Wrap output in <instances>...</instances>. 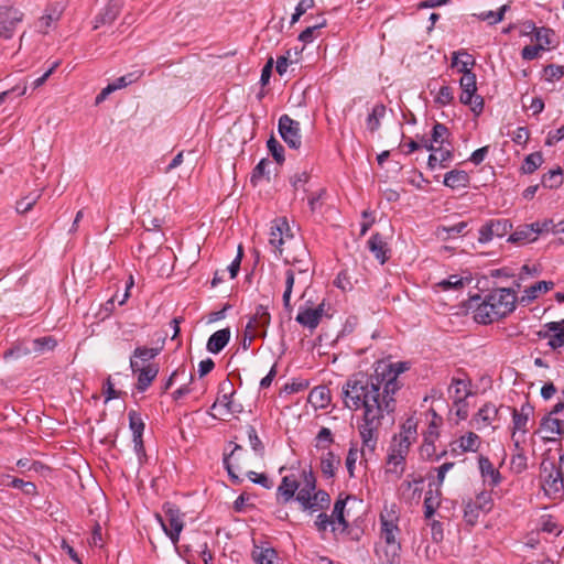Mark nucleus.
<instances>
[{"label": "nucleus", "instance_id": "nucleus-42", "mask_svg": "<svg viewBox=\"0 0 564 564\" xmlns=\"http://www.w3.org/2000/svg\"><path fill=\"white\" fill-rule=\"evenodd\" d=\"M252 558L257 564H279L276 552L271 547L256 546L252 551Z\"/></svg>", "mask_w": 564, "mask_h": 564}, {"label": "nucleus", "instance_id": "nucleus-16", "mask_svg": "<svg viewBox=\"0 0 564 564\" xmlns=\"http://www.w3.org/2000/svg\"><path fill=\"white\" fill-rule=\"evenodd\" d=\"M532 413H533V408L528 402L523 403L519 410L518 409L511 410L512 425H513L511 438L517 448L520 447V443H521V441L517 436V433L520 432L521 434L524 435L528 432L527 426H528V423H529V420H530V416L532 415Z\"/></svg>", "mask_w": 564, "mask_h": 564}, {"label": "nucleus", "instance_id": "nucleus-22", "mask_svg": "<svg viewBox=\"0 0 564 564\" xmlns=\"http://www.w3.org/2000/svg\"><path fill=\"white\" fill-rule=\"evenodd\" d=\"M478 467L485 484H488V486L494 488L501 482L502 476L500 471L494 466L488 457L480 455L478 457Z\"/></svg>", "mask_w": 564, "mask_h": 564}, {"label": "nucleus", "instance_id": "nucleus-10", "mask_svg": "<svg viewBox=\"0 0 564 564\" xmlns=\"http://www.w3.org/2000/svg\"><path fill=\"white\" fill-rule=\"evenodd\" d=\"M399 517L394 510H386L380 514V534L377 543L401 544L400 529L398 525Z\"/></svg>", "mask_w": 564, "mask_h": 564}, {"label": "nucleus", "instance_id": "nucleus-4", "mask_svg": "<svg viewBox=\"0 0 564 564\" xmlns=\"http://www.w3.org/2000/svg\"><path fill=\"white\" fill-rule=\"evenodd\" d=\"M517 294L513 289L492 290L474 310V318L479 324H490L507 316L516 308Z\"/></svg>", "mask_w": 564, "mask_h": 564}, {"label": "nucleus", "instance_id": "nucleus-41", "mask_svg": "<svg viewBox=\"0 0 564 564\" xmlns=\"http://www.w3.org/2000/svg\"><path fill=\"white\" fill-rule=\"evenodd\" d=\"M457 443L462 452L476 453L481 445V438L474 432H467L457 440Z\"/></svg>", "mask_w": 564, "mask_h": 564}, {"label": "nucleus", "instance_id": "nucleus-28", "mask_svg": "<svg viewBox=\"0 0 564 564\" xmlns=\"http://www.w3.org/2000/svg\"><path fill=\"white\" fill-rule=\"evenodd\" d=\"M137 78L138 77L133 73L116 78L112 83L108 84L105 88H102V90L97 95L95 100L96 105H99L102 101H105L111 93L132 84L137 80Z\"/></svg>", "mask_w": 564, "mask_h": 564}, {"label": "nucleus", "instance_id": "nucleus-51", "mask_svg": "<svg viewBox=\"0 0 564 564\" xmlns=\"http://www.w3.org/2000/svg\"><path fill=\"white\" fill-rule=\"evenodd\" d=\"M509 4L501 6L497 11H484L478 14L481 21H488L490 24L499 23L503 20L505 13L509 10Z\"/></svg>", "mask_w": 564, "mask_h": 564}, {"label": "nucleus", "instance_id": "nucleus-8", "mask_svg": "<svg viewBox=\"0 0 564 564\" xmlns=\"http://www.w3.org/2000/svg\"><path fill=\"white\" fill-rule=\"evenodd\" d=\"M562 404L554 405L553 410L542 417L536 433L541 434L543 442H555L564 435V420L556 417L563 411Z\"/></svg>", "mask_w": 564, "mask_h": 564}, {"label": "nucleus", "instance_id": "nucleus-63", "mask_svg": "<svg viewBox=\"0 0 564 564\" xmlns=\"http://www.w3.org/2000/svg\"><path fill=\"white\" fill-rule=\"evenodd\" d=\"M234 391L229 392V393H224L221 397H219L217 399V401L214 403L213 408H216V406H224L226 409V412L227 413H235L237 412V409L234 406V402H232V397H234Z\"/></svg>", "mask_w": 564, "mask_h": 564}, {"label": "nucleus", "instance_id": "nucleus-26", "mask_svg": "<svg viewBox=\"0 0 564 564\" xmlns=\"http://www.w3.org/2000/svg\"><path fill=\"white\" fill-rule=\"evenodd\" d=\"M543 231V228L539 223L527 225L512 232L508 241L513 243H527L536 240L538 235Z\"/></svg>", "mask_w": 564, "mask_h": 564}, {"label": "nucleus", "instance_id": "nucleus-14", "mask_svg": "<svg viewBox=\"0 0 564 564\" xmlns=\"http://www.w3.org/2000/svg\"><path fill=\"white\" fill-rule=\"evenodd\" d=\"M316 491V478L312 469H303L301 473L300 488L297 489L295 499L303 510L312 507L311 500Z\"/></svg>", "mask_w": 564, "mask_h": 564}, {"label": "nucleus", "instance_id": "nucleus-46", "mask_svg": "<svg viewBox=\"0 0 564 564\" xmlns=\"http://www.w3.org/2000/svg\"><path fill=\"white\" fill-rule=\"evenodd\" d=\"M542 185L547 188H557L563 183V172L561 167L550 170L542 176Z\"/></svg>", "mask_w": 564, "mask_h": 564}, {"label": "nucleus", "instance_id": "nucleus-44", "mask_svg": "<svg viewBox=\"0 0 564 564\" xmlns=\"http://www.w3.org/2000/svg\"><path fill=\"white\" fill-rule=\"evenodd\" d=\"M543 163V155L541 152H534L525 156L521 171L524 174H532L535 172Z\"/></svg>", "mask_w": 564, "mask_h": 564}, {"label": "nucleus", "instance_id": "nucleus-33", "mask_svg": "<svg viewBox=\"0 0 564 564\" xmlns=\"http://www.w3.org/2000/svg\"><path fill=\"white\" fill-rule=\"evenodd\" d=\"M120 11L121 2L119 0H110L102 9V11L97 15L95 29H97L99 24L112 23L119 15Z\"/></svg>", "mask_w": 564, "mask_h": 564}, {"label": "nucleus", "instance_id": "nucleus-13", "mask_svg": "<svg viewBox=\"0 0 564 564\" xmlns=\"http://www.w3.org/2000/svg\"><path fill=\"white\" fill-rule=\"evenodd\" d=\"M270 322L271 315L268 308L263 305L257 306L253 316L246 325V336L249 337V341H252L256 337H264Z\"/></svg>", "mask_w": 564, "mask_h": 564}, {"label": "nucleus", "instance_id": "nucleus-9", "mask_svg": "<svg viewBox=\"0 0 564 564\" xmlns=\"http://www.w3.org/2000/svg\"><path fill=\"white\" fill-rule=\"evenodd\" d=\"M291 267L285 271V290L282 295L285 311L291 312V295L295 283L300 284L303 279L308 276V268L303 267V262H288Z\"/></svg>", "mask_w": 564, "mask_h": 564}, {"label": "nucleus", "instance_id": "nucleus-54", "mask_svg": "<svg viewBox=\"0 0 564 564\" xmlns=\"http://www.w3.org/2000/svg\"><path fill=\"white\" fill-rule=\"evenodd\" d=\"M345 506H346L345 499L336 500V502L334 505L333 513L330 516L332 520H335V524L337 523L338 525H341L343 530H345L348 527V523L344 517Z\"/></svg>", "mask_w": 564, "mask_h": 564}, {"label": "nucleus", "instance_id": "nucleus-6", "mask_svg": "<svg viewBox=\"0 0 564 564\" xmlns=\"http://www.w3.org/2000/svg\"><path fill=\"white\" fill-rule=\"evenodd\" d=\"M164 516L159 513L155 514L158 522L160 523L164 533L169 536L171 542L174 545H177L180 542L181 532L184 529V513L180 510L178 507L171 502H165L163 505Z\"/></svg>", "mask_w": 564, "mask_h": 564}, {"label": "nucleus", "instance_id": "nucleus-27", "mask_svg": "<svg viewBox=\"0 0 564 564\" xmlns=\"http://www.w3.org/2000/svg\"><path fill=\"white\" fill-rule=\"evenodd\" d=\"M62 10L57 7L46 8L44 14L36 21L35 28L37 32L47 34L59 21Z\"/></svg>", "mask_w": 564, "mask_h": 564}, {"label": "nucleus", "instance_id": "nucleus-31", "mask_svg": "<svg viewBox=\"0 0 564 564\" xmlns=\"http://www.w3.org/2000/svg\"><path fill=\"white\" fill-rule=\"evenodd\" d=\"M469 175L463 170H452L444 175V185L452 189L466 188L469 185Z\"/></svg>", "mask_w": 564, "mask_h": 564}, {"label": "nucleus", "instance_id": "nucleus-59", "mask_svg": "<svg viewBox=\"0 0 564 564\" xmlns=\"http://www.w3.org/2000/svg\"><path fill=\"white\" fill-rule=\"evenodd\" d=\"M448 135V129L445 124L436 122L432 130V141L438 145H443Z\"/></svg>", "mask_w": 564, "mask_h": 564}, {"label": "nucleus", "instance_id": "nucleus-39", "mask_svg": "<svg viewBox=\"0 0 564 564\" xmlns=\"http://www.w3.org/2000/svg\"><path fill=\"white\" fill-rule=\"evenodd\" d=\"M471 282L469 275L462 276L458 274H452L447 279H444L437 283V286L443 291H459Z\"/></svg>", "mask_w": 564, "mask_h": 564}, {"label": "nucleus", "instance_id": "nucleus-1", "mask_svg": "<svg viewBox=\"0 0 564 564\" xmlns=\"http://www.w3.org/2000/svg\"><path fill=\"white\" fill-rule=\"evenodd\" d=\"M409 369L408 362L376 364L375 371L368 376L356 373L341 387L345 408L351 411L364 410L362 422L358 426L362 442L361 455L373 453L377 448L379 432L386 414L394 411V395L401 388L399 376Z\"/></svg>", "mask_w": 564, "mask_h": 564}, {"label": "nucleus", "instance_id": "nucleus-17", "mask_svg": "<svg viewBox=\"0 0 564 564\" xmlns=\"http://www.w3.org/2000/svg\"><path fill=\"white\" fill-rule=\"evenodd\" d=\"M499 408L492 403L487 402L475 413V415L470 420V425L476 430L480 431L488 426H491L494 430L496 426L494 423L498 420Z\"/></svg>", "mask_w": 564, "mask_h": 564}, {"label": "nucleus", "instance_id": "nucleus-29", "mask_svg": "<svg viewBox=\"0 0 564 564\" xmlns=\"http://www.w3.org/2000/svg\"><path fill=\"white\" fill-rule=\"evenodd\" d=\"M367 246L370 252L381 264L387 262V260L389 259V248L382 235H380L379 232L373 234L369 238Z\"/></svg>", "mask_w": 564, "mask_h": 564}, {"label": "nucleus", "instance_id": "nucleus-21", "mask_svg": "<svg viewBox=\"0 0 564 564\" xmlns=\"http://www.w3.org/2000/svg\"><path fill=\"white\" fill-rule=\"evenodd\" d=\"M426 416L430 417L429 427L423 434L424 442L421 446V451L430 455V449H433L434 442L440 435L438 430L443 423V419L433 409L426 413Z\"/></svg>", "mask_w": 564, "mask_h": 564}, {"label": "nucleus", "instance_id": "nucleus-55", "mask_svg": "<svg viewBox=\"0 0 564 564\" xmlns=\"http://www.w3.org/2000/svg\"><path fill=\"white\" fill-rule=\"evenodd\" d=\"M330 501L329 495L324 490H316L312 497L311 505L312 507L308 509L311 511H317L324 509L328 506Z\"/></svg>", "mask_w": 564, "mask_h": 564}, {"label": "nucleus", "instance_id": "nucleus-23", "mask_svg": "<svg viewBox=\"0 0 564 564\" xmlns=\"http://www.w3.org/2000/svg\"><path fill=\"white\" fill-rule=\"evenodd\" d=\"M128 415L129 426L133 435L134 451L138 454V456L144 455V445L142 441L144 422L141 415L135 411H130Z\"/></svg>", "mask_w": 564, "mask_h": 564}, {"label": "nucleus", "instance_id": "nucleus-48", "mask_svg": "<svg viewBox=\"0 0 564 564\" xmlns=\"http://www.w3.org/2000/svg\"><path fill=\"white\" fill-rule=\"evenodd\" d=\"M40 197H41L40 192H33V193H30L26 196L22 197L21 199H19L17 202V205H15L17 213L25 214V213L30 212L33 208V206L36 204V202L39 200Z\"/></svg>", "mask_w": 564, "mask_h": 564}, {"label": "nucleus", "instance_id": "nucleus-64", "mask_svg": "<svg viewBox=\"0 0 564 564\" xmlns=\"http://www.w3.org/2000/svg\"><path fill=\"white\" fill-rule=\"evenodd\" d=\"M247 432H248V437H249L251 448L257 454L262 455L263 451H264V446H263L261 440L259 438L256 429L253 426H249Z\"/></svg>", "mask_w": 564, "mask_h": 564}, {"label": "nucleus", "instance_id": "nucleus-56", "mask_svg": "<svg viewBox=\"0 0 564 564\" xmlns=\"http://www.w3.org/2000/svg\"><path fill=\"white\" fill-rule=\"evenodd\" d=\"M470 501L477 503L478 508L485 510V512H489L494 506L491 492L487 490L480 491L476 498Z\"/></svg>", "mask_w": 564, "mask_h": 564}, {"label": "nucleus", "instance_id": "nucleus-62", "mask_svg": "<svg viewBox=\"0 0 564 564\" xmlns=\"http://www.w3.org/2000/svg\"><path fill=\"white\" fill-rule=\"evenodd\" d=\"M326 25V20L323 19L318 24L306 28L299 35V40L303 43H311L315 39V33L318 29L324 28Z\"/></svg>", "mask_w": 564, "mask_h": 564}, {"label": "nucleus", "instance_id": "nucleus-53", "mask_svg": "<svg viewBox=\"0 0 564 564\" xmlns=\"http://www.w3.org/2000/svg\"><path fill=\"white\" fill-rule=\"evenodd\" d=\"M438 506H440L438 494H436L434 496L432 490L426 492V496L424 499V516H425V518L431 519L434 516Z\"/></svg>", "mask_w": 564, "mask_h": 564}, {"label": "nucleus", "instance_id": "nucleus-25", "mask_svg": "<svg viewBox=\"0 0 564 564\" xmlns=\"http://www.w3.org/2000/svg\"><path fill=\"white\" fill-rule=\"evenodd\" d=\"M245 453L243 448L239 444H235L234 448L228 455L224 457V466L228 471V475L234 484H239L241 479L235 473V469L240 470L241 455Z\"/></svg>", "mask_w": 564, "mask_h": 564}, {"label": "nucleus", "instance_id": "nucleus-36", "mask_svg": "<svg viewBox=\"0 0 564 564\" xmlns=\"http://www.w3.org/2000/svg\"><path fill=\"white\" fill-rule=\"evenodd\" d=\"M308 402L315 409H325L330 402V391L326 386L313 388L308 394Z\"/></svg>", "mask_w": 564, "mask_h": 564}, {"label": "nucleus", "instance_id": "nucleus-30", "mask_svg": "<svg viewBox=\"0 0 564 564\" xmlns=\"http://www.w3.org/2000/svg\"><path fill=\"white\" fill-rule=\"evenodd\" d=\"M300 488V480L294 475L284 476L278 487V495L282 497L283 502L292 500Z\"/></svg>", "mask_w": 564, "mask_h": 564}, {"label": "nucleus", "instance_id": "nucleus-61", "mask_svg": "<svg viewBox=\"0 0 564 564\" xmlns=\"http://www.w3.org/2000/svg\"><path fill=\"white\" fill-rule=\"evenodd\" d=\"M454 100L453 89L449 86H442L435 96L434 101L440 106H447Z\"/></svg>", "mask_w": 564, "mask_h": 564}, {"label": "nucleus", "instance_id": "nucleus-45", "mask_svg": "<svg viewBox=\"0 0 564 564\" xmlns=\"http://www.w3.org/2000/svg\"><path fill=\"white\" fill-rule=\"evenodd\" d=\"M300 53L301 52L295 51L294 54H292L291 51H288L284 55L278 57L275 69L280 76L286 73L289 65L299 62Z\"/></svg>", "mask_w": 564, "mask_h": 564}, {"label": "nucleus", "instance_id": "nucleus-15", "mask_svg": "<svg viewBox=\"0 0 564 564\" xmlns=\"http://www.w3.org/2000/svg\"><path fill=\"white\" fill-rule=\"evenodd\" d=\"M512 229V224L507 219H490L479 229L478 241L488 243L495 238L505 237Z\"/></svg>", "mask_w": 564, "mask_h": 564}, {"label": "nucleus", "instance_id": "nucleus-3", "mask_svg": "<svg viewBox=\"0 0 564 564\" xmlns=\"http://www.w3.org/2000/svg\"><path fill=\"white\" fill-rule=\"evenodd\" d=\"M269 243L284 262H304L308 254L302 239L294 236L285 217L275 218L271 223Z\"/></svg>", "mask_w": 564, "mask_h": 564}, {"label": "nucleus", "instance_id": "nucleus-5", "mask_svg": "<svg viewBox=\"0 0 564 564\" xmlns=\"http://www.w3.org/2000/svg\"><path fill=\"white\" fill-rule=\"evenodd\" d=\"M539 480L541 489L550 499H562L564 496V454L557 462L544 458L540 464Z\"/></svg>", "mask_w": 564, "mask_h": 564}, {"label": "nucleus", "instance_id": "nucleus-37", "mask_svg": "<svg viewBox=\"0 0 564 564\" xmlns=\"http://www.w3.org/2000/svg\"><path fill=\"white\" fill-rule=\"evenodd\" d=\"M339 465V456L330 451L324 453L321 457V471L326 478H333Z\"/></svg>", "mask_w": 564, "mask_h": 564}, {"label": "nucleus", "instance_id": "nucleus-20", "mask_svg": "<svg viewBox=\"0 0 564 564\" xmlns=\"http://www.w3.org/2000/svg\"><path fill=\"white\" fill-rule=\"evenodd\" d=\"M538 337L547 339V345L552 349H558L564 346V319L560 322H550L538 332Z\"/></svg>", "mask_w": 564, "mask_h": 564}, {"label": "nucleus", "instance_id": "nucleus-57", "mask_svg": "<svg viewBox=\"0 0 564 564\" xmlns=\"http://www.w3.org/2000/svg\"><path fill=\"white\" fill-rule=\"evenodd\" d=\"M161 351V348H148V347H137L133 351L132 358H138L141 361H150L154 359Z\"/></svg>", "mask_w": 564, "mask_h": 564}, {"label": "nucleus", "instance_id": "nucleus-24", "mask_svg": "<svg viewBox=\"0 0 564 564\" xmlns=\"http://www.w3.org/2000/svg\"><path fill=\"white\" fill-rule=\"evenodd\" d=\"M401 544L376 543L375 553L382 564H400Z\"/></svg>", "mask_w": 564, "mask_h": 564}, {"label": "nucleus", "instance_id": "nucleus-19", "mask_svg": "<svg viewBox=\"0 0 564 564\" xmlns=\"http://www.w3.org/2000/svg\"><path fill=\"white\" fill-rule=\"evenodd\" d=\"M130 368L133 373L138 375L137 389L140 392H144L159 373V366L156 364H148L140 367L139 362L134 359H130Z\"/></svg>", "mask_w": 564, "mask_h": 564}, {"label": "nucleus", "instance_id": "nucleus-50", "mask_svg": "<svg viewBox=\"0 0 564 564\" xmlns=\"http://www.w3.org/2000/svg\"><path fill=\"white\" fill-rule=\"evenodd\" d=\"M334 442V435L328 427H322L315 436V447L317 449H327Z\"/></svg>", "mask_w": 564, "mask_h": 564}, {"label": "nucleus", "instance_id": "nucleus-58", "mask_svg": "<svg viewBox=\"0 0 564 564\" xmlns=\"http://www.w3.org/2000/svg\"><path fill=\"white\" fill-rule=\"evenodd\" d=\"M358 458H359L358 448L355 445L350 446V448L348 449L347 456H346V460H345V465H346V468H347V471H348V475L350 478L355 477V468H356V463H357Z\"/></svg>", "mask_w": 564, "mask_h": 564}, {"label": "nucleus", "instance_id": "nucleus-2", "mask_svg": "<svg viewBox=\"0 0 564 564\" xmlns=\"http://www.w3.org/2000/svg\"><path fill=\"white\" fill-rule=\"evenodd\" d=\"M417 440V421L410 416L401 425L389 444L386 457V474L400 478L405 470L406 457Z\"/></svg>", "mask_w": 564, "mask_h": 564}, {"label": "nucleus", "instance_id": "nucleus-47", "mask_svg": "<svg viewBox=\"0 0 564 564\" xmlns=\"http://www.w3.org/2000/svg\"><path fill=\"white\" fill-rule=\"evenodd\" d=\"M56 346V340L51 336L40 337L32 340V348L30 352L43 354L44 351L53 350Z\"/></svg>", "mask_w": 564, "mask_h": 564}, {"label": "nucleus", "instance_id": "nucleus-52", "mask_svg": "<svg viewBox=\"0 0 564 564\" xmlns=\"http://www.w3.org/2000/svg\"><path fill=\"white\" fill-rule=\"evenodd\" d=\"M539 530L549 534L558 535L561 529L552 516H542L539 522Z\"/></svg>", "mask_w": 564, "mask_h": 564}, {"label": "nucleus", "instance_id": "nucleus-38", "mask_svg": "<svg viewBox=\"0 0 564 564\" xmlns=\"http://www.w3.org/2000/svg\"><path fill=\"white\" fill-rule=\"evenodd\" d=\"M554 288L552 281H539L523 291L521 302L530 303L534 301L540 293H546Z\"/></svg>", "mask_w": 564, "mask_h": 564}, {"label": "nucleus", "instance_id": "nucleus-12", "mask_svg": "<svg viewBox=\"0 0 564 564\" xmlns=\"http://www.w3.org/2000/svg\"><path fill=\"white\" fill-rule=\"evenodd\" d=\"M279 133L283 141L291 149H300L302 144L300 122L292 119L289 115H282L279 118Z\"/></svg>", "mask_w": 564, "mask_h": 564}, {"label": "nucleus", "instance_id": "nucleus-34", "mask_svg": "<svg viewBox=\"0 0 564 564\" xmlns=\"http://www.w3.org/2000/svg\"><path fill=\"white\" fill-rule=\"evenodd\" d=\"M449 397L453 401L466 400L471 395L470 381L460 378H454L448 388Z\"/></svg>", "mask_w": 564, "mask_h": 564}, {"label": "nucleus", "instance_id": "nucleus-11", "mask_svg": "<svg viewBox=\"0 0 564 564\" xmlns=\"http://www.w3.org/2000/svg\"><path fill=\"white\" fill-rule=\"evenodd\" d=\"M24 13L13 6H0V40H10Z\"/></svg>", "mask_w": 564, "mask_h": 564}, {"label": "nucleus", "instance_id": "nucleus-18", "mask_svg": "<svg viewBox=\"0 0 564 564\" xmlns=\"http://www.w3.org/2000/svg\"><path fill=\"white\" fill-rule=\"evenodd\" d=\"M324 308V301H322L316 307H300L295 321L312 333L319 325L325 313Z\"/></svg>", "mask_w": 564, "mask_h": 564}, {"label": "nucleus", "instance_id": "nucleus-60", "mask_svg": "<svg viewBox=\"0 0 564 564\" xmlns=\"http://www.w3.org/2000/svg\"><path fill=\"white\" fill-rule=\"evenodd\" d=\"M267 147L278 163L284 161V149L276 139L271 137L267 142Z\"/></svg>", "mask_w": 564, "mask_h": 564}, {"label": "nucleus", "instance_id": "nucleus-49", "mask_svg": "<svg viewBox=\"0 0 564 564\" xmlns=\"http://www.w3.org/2000/svg\"><path fill=\"white\" fill-rule=\"evenodd\" d=\"M481 513L486 512L485 510L479 509L477 503H474L470 500L465 503L464 520L467 524L474 527L478 522Z\"/></svg>", "mask_w": 564, "mask_h": 564}, {"label": "nucleus", "instance_id": "nucleus-7", "mask_svg": "<svg viewBox=\"0 0 564 564\" xmlns=\"http://www.w3.org/2000/svg\"><path fill=\"white\" fill-rule=\"evenodd\" d=\"M459 86L462 89L459 101L469 106L470 110L479 116L484 110V98L476 94V75L473 72H466L459 79Z\"/></svg>", "mask_w": 564, "mask_h": 564}, {"label": "nucleus", "instance_id": "nucleus-40", "mask_svg": "<svg viewBox=\"0 0 564 564\" xmlns=\"http://www.w3.org/2000/svg\"><path fill=\"white\" fill-rule=\"evenodd\" d=\"M475 64V58L465 51L455 52L452 56V66L457 67L458 72L463 75L466 72H471V67Z\"/></svg>", "mask_w": 564, "mask_h": 564}, {"label": "nucleus", "instance_id": "nucleus-32", "mask_svg": "<svg viewBox=\"0 0 564 564\" xmlns=\"http://www.w3.org/2000/svg\"><path fill=\"white\" fill-rule=\"evenodd\" d=\"M231 333L229 328H223L215 332L207 341L206 348L212 354L220 352L229 343Z\"/></svg>", "mask_w": 564, "mask_h": 564}, {"label": "nucleus", "instance_id": "nucleus-43", "mask_svg": "<svg viewBox=\"0 0 564 564\" xmlns=\"http://www.w3.org/2000/svg\"><path fill=\"white\" fill-rule=\"evenodd\" d=\"M386 106L383 104H377L373 106L371 112L368 115L367 118V128L375 132L380 127L381 119L386 116Z\"/></svg>", "mask_w": 564, "mask_h": 564}, {"label": "nucleus", "instance_id": "nucleus-35", "mask_svg": "<svg viewBox=\"0 0 564 564\" xmlns=\"http://www.w3.org/2000/svg\"><path fill=\"white\" fill-rule=\"evenodd\" d=\"M532 30V37L531 40L534 43V45H541L543 46V51H549L551 45L553 44V37L555 36V33L553 30L549 28H536L535 25H530Z\"/></svg>", "mask_w": 564, "mask_h": 564}]
</instances>
